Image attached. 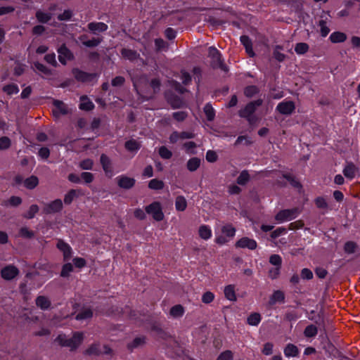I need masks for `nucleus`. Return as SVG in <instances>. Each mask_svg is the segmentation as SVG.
Instances as JSON below:
<instances>
[{"instance_id":"obj_1","label":"nucleus","mask_w":360,"mask_h":360,"mask_svg":"<svg viewBox=\"0 0 360 360\" xmlns=\"http://www.w3.org/2000/svg\"><path fill=\"white\" fill-rule=\"evenodd\" d=\"M83 333L75 332L71 338H68L65 335H59L56 341L62 347H67L71 351L76 349L82 343L83 340Z\"/></svg>"},{"instance_id":"obj_2","label":"nucleus","mask_w":360,"mask_h":360,"mask_svg":"<svg viewBox=\"0 0 360 360\" xmlns=\"http://www.w3.org/2000/svg\"><path fill=\"white\" fill-rule=\"evenodd\" d=\"M263 101L257 99L256 101L248 103L243 108L238 111V115L246 119L250 124L256 122V118L254 116L257 108L262 105Z\"/></svg>"},{"instance_id":"obj_3","label":"nucleus","mask_w":360,"mask_h":360,"mask_svg":"<svg viewBox=\"0 0 360 360\" xmlns=\"http://www.w3.org/2000/svg\"><path fill=\"white\" fill-rule=\"evenodd\" d=\"M145 211L157 221L163 220L165 217L161 203L158 201H154L150 205L146 206Z\"/></svg>"},{"instance_id":"obj_4","label":"nucleus","mask_w":360,"mask_h":360,"mask_svg":"<svg viewBox=\"0 0 360 360\" xmlns=\"http://www.w3.org/2000/svg\"><path fill=\"white\" fill-rule=\"evenodd\" d=\"M300 212V210L297 207L282 210L276 214L275 219L279 223L290 221L295 219Z\"/></svg>"},{"instance_id":"obj_5","label":"nucleus","mask_w":360,"mask_h":360,"mask_svg":"<svg viewBox=\"0 0 360 360\" xmlns=\"http://www.w3.org/2000/svg\"><path fill=\"white\" fill-rule=\"evenodd\" d=\"M209 57L211 58V65L214 68H220L224 72L228 71L226 65L221 60L219 51L216 48L210 47Z\"/></svg>"},{"instance_id":"obj_6","label":"nucleus","mask_w":360,"mask_h":360,"mask_svg":"<svg viewBox=\"0 0 360 360\" xmlns=\"http://www.w3.org/2000/svg\"><path fill=\"white\" fill-rule=\"evenodd\" d=\"M53 104L52 114L56 119H58L60 116L68 115L70 112L68 105L63 101L53 100Z\"/></svg>"},{"instance_id":"obj_7","label":"nucleus","mask_w":360,"mask_h":360,"mask_svg":"<svg viewBox=\"0 0 360 360\" xmlns=\"http://www.w3.org/2000/svg\"><path fill=\"white\" fill-rule=\"evenodd\" d=\"M295 103L292 101L287 100H284L282 102H280L276 108V111L284 115H291L295 111Z\"/></svg>"},{"instance_id":"obj_8","label":"nucleus","mask_w":360,"mask_h":360,"mask_svg":"<svg viewBox=\"0 0 360 360\" xmlns=\"http://www.w3.org/2000/svg\"><path fill=\"white\" fill-rule=\"evenodd\" d=\"M19 273L20 271L16 266L9 264L1 269V276L6 281H11L15 278Z\"/></svg>"},{"instance_id":"obj_9","label":"nucleus","mask_w":360,"mask_h":360,"mask_svg":"<svg viewBox=\"0 0 360 360\" xmlns=\"http://www.w3.org/2000/svg\"><path fill=\"white\" fill-rule=\"evenodd\" d=\"M235 246L237 248H247L250 250H255L257 248V243L255 239L243 237L236 241Z\"/></svg>"},{"instance_id":"obj_10","label":"nucleus","mask_w":360,"mask_h":360,"mask_svg":"<svg viewBox=\"0 0 360 360\" xmlns=\"http://www.w3.org/2000/svg\"><path fill=\"white\" fill-rule=\"evenodd\" d=\"M359 172V168L352 162H346L342 170L344 176L349 180L354 179Z\"/></svg>"},{"instance_id":"obj_11","label":"nucleus","mask_w":360,"mask_h":360,"mask_svg":"<svg viewBox=\"0 0 360 360\" xmlns=\"http://www.w3.org/2000/svg\"><path fill=\"white\" fill-rule=\"evenodd\" d=\"M63 209V202L60 199H56L45 205L43 212L46 214L59 212Z\"/></svg>"},{"instance_id":"obj_12","label":"nucleus","mask_w":360,"mask_h":360,"mask_svg":"<svg viewBox=\"0 0 360 360\" xmlns=\"http://www.w3.org/2000/svg\"><path fill=\"white\" fill-rule=\"evenodd\" d=\"M58 53L59 61L63 65H65L68 60H71L74 58L71 51L65 44H63L58 49Z\"/></svg>"},{"instance_id":"obj_13","label":"nucleus","mask_w":360,"mask_h":360,"mask_svg":"<svg viewBox=\"0 0 360 360\" xmlns=\"http://www.w3.org/2000/svg\"><path fill=\"white\" fill-rule=\"evenodd\" d=\"M100 162L106 176L111 177L113 175L112 161L105 154L100 157Z\"/></svg>"},{"instance_id":"obj_14","label":"nucleus","mask_w":360,"mask_h":360,"mask_svg":"<svg viewBox=\"0 0 360 360\" xmlns=\"http://www.w3.org/2000/svg\"><path fill=\"white\" fill-rule=\"evenodd\" d=\"M72 73L75 79L80 82H91L96 77V74L87 73L79 70V69H74Z\"/></svg>"},{"instance_id":"obj_15","label":"nucleus","mask_w":360,"mask_h":360,"mask_svg":"<svg viewBox=\"0 0 360 360\" xmlns=\"http://www.w3.org/2000/svg\"><path fill=\"white\" fill-rule=\"evenodd\" d=\"M117 185L124 189H130L135 185L136 180L134 178L121 175L117 177Z\"/></svg>"},{"instance_id":"obj_16","label":"nucleus","mask_w":360,"mask_h":360,"mask_svg":"<svg viewBox=\"0 0 360 360\" xmlns=\"http://www.w3.org/2000/svg\"><path fill=\"white\" fill-rule=\"evenodd\" d=\"M56 247L63 253L64 260L69 259L72 256V248L62 239H58Z\"/></svg>"},{"instance_id":"obj_17","label":"nucleus","mask_w":360,"mask_h":360,"mask_svg":"<svg viewBox=\"0 0 360 360\" xmlns=\"http://www.w3.org/2000/svg\"><path fill=\"white\" fill-rule=\"evenodd\" d=\"M87 27L89 32L96 34L99 32H105L108 27V25L102 22H91L87 25Z\"/></svg>"},{"instance_id":"obj_18","label":"nucleus","mask_w":360,"mask_h":360,"mask_svg":"<svg viewBox=\"0 0 360 360\" xmlns=\"http://www.w3.org/2000/svg\"><path fill=\"white\" fill-rule=\"evenodd\" d=\"M86 35H82L79 37V40L82 41V44L86 47H95L100 44L102 41V38H92L91 39L86 40Z\"/></svg>"},{"instance_id":"obj_19","label":"nucleus","mask_w":360,"mask_h":360,"mask_svg":"<svg viewBox=\"0 0 360 360\" xmlns=\"http://www.w3.org/2000/svg\"><path fill=\"white\" fill-rule=\"evenodd\" d=\"M35 302L36 305L42 310L48 309L51 304L50 300L44 295L38 296L36 298Z\"/></svg>"},{"instance_id":"obj_20","label":"nucleus","mask_w":360,"mask_h":360,"mask_svg":"<svg viewBox=\"0 0 360 360\" xmlns=\"http://www.w3.org/2000/svg\"><path fill=\"white\" fill-rule=\"evenodd\" d=\"M283 352L286 357H295L298 356L300 351L296 345L288 343L284 348Z\"/></svg>"},{"instance_id":"obj_21","label":"nucleus","mask_w":360,"mask_h":360,"mask_svg":"<svg viewBox=\"0 0 360 360\" xmlns=\"http://www.w3.org/2000/svg\"><path fill=\"white\" fill-rule=\"evenodd\" d=\"M240 39L242 44L245 46V51L249 56H254L255 53L252 49V45L250 39L246 35H243L240 37Z\"/></svg>"},{"instance_id":"obj_22","label":"nucleus","mask_w":360,"mask_h":360,"mask_svg":"<svg viewBox=\"0 0 360 360\" xmlns=\"http://www.w3.org/2000/svg\"><path fill=\"white\" fill-rule=\"evenodd\" d=\"M165 96L173 108H180L184 105V101L176 96L167 94Z\"/></svg>"},{"instance_id":"obj_23","label":"nucleus","mask_w":360,"mask_h":360,"mask_svg":"<svg viewBox=\"0 0 360 360\" xmlns=\"http://www.w3.org/2000/svg\"><path fill=\"white\" fill-rule=\"evenodd\" d=\"M198 234L202 239L205 240L210 239L212 236L210 227L208 225L205 224L201 225L199 227Z\"/></svg>"},{"instance_id":"obj_24","label":"nucleus","mask_w":360,"mask_h":360,"mask_svg":"<svg viewBox=\"0 0 360 360\" xmlns=\"http://www.w3.org/2000/svg\"><path fill=\"white\" fill-rule=\"evenodd\" d=\"M285 301V294L283 291L277 290H275L272 295L270 297L269 303L270 304H274L276 302H284Z\"/></svg>"},{"instance_id":"obj_25","label":"nucleus","mask_w":360,"mask_h":360,"mask_svg":"<svg viewBox=\"0 0 360 360\" xmlns=\"http://www.w3.org/2000/svg\"><path fill=\"white\" fill-rule=\"evenodd\" d=\"M224 296L225 297L230 301H236V295L234 285H228L225 287L224 290Z\"/></svg>"},{"instance_id":"obj_26","label":"nucleus","mask_w":360,"mask_h":360,"mask_svg":"<svg viewBox=\"0 0 360 360\" xmlns=\"http://www.w3.org/2000/svg\"><path fill=\"white\" fill-rule=\"evenodd\" d=\"M187 207V201L184 196L179 195L175 199V208L179 212H184Z\"/></svg>"},{"instance_id":"obj_27","label":"nucleus","mask_w":360,"mask_h":360,"mask_svg":"<svg viewBox=\"0 0 360 360\" xmlns=\"http://www.w3.org/2000/svg\"><path fill=\"white\" fill-rule=\"evenodd\" d=\"M79 109L89 111L94 108V103L86 96H81V102L79 105Z\"/></svg>"},{"instance_id":"obj_28","label":"nucleus","mask_w":360,"mask_h":360,"mask_svg":"<svg viewBox=\"0 0 360 360\" xmlns=\"http://www.w3.org/2000/svg\"><path fill=\"white\" fill-rule=\"evenodd\" d=\"M124 147L129 152H137L141 148V144L135 139H130L125 142Z\"/></svg>"},{"instance_id":"obj_29","label":"nucleus","mask_w":360,"mask_h":360,"mask_svg":"<svg viewBox=\"0 0 360 360\" xmlns=\"http://www.w3.org/2000/svg\"><path fill=\"white\" fill-rule=\"evenodd\" d=\"M303 333L307 338H315L318 334V328L314 324H310L304 328Z\"/></svg>"},{"instance_id":"obj_30","label":"nucleus","mask_w":360,"mask_h":360,"mask_svg":"<svg viewBox=\"0 0 360 360\" xmlns=\"http://www.w3.org/2000/svg\"><path fill=\"white\" fill-rule=\"evenodd\" d=\"M261 320V314L259 313L254 312L248 316L247 319V323L250 326H257L259 324Z\"/></svg>"},{"instance_id":"obj_31","label":"nucleus","mask_w":360,"mask_h":360,"mask_svg":"<svg viewBox=\"0 0 360 360\" xmlns=\"http://www.w3.org/2000/svg\"><path fill=\"white\" fill-rule=\"evenodd\" d=\"M24 186L26 188L32 190L39 184V179L36 176H31L24 180Z\"/></svg>"},{"instance_id":"obj_32","label":"nucleus","mask_w":360,"mask_h":360,"mask_svg":"<svg viewBox=\"0 0 360 360\" xmlns=\"http://www.w3.org/2000/svg\"><path fill=\"white\" fill-rule=\"evenodd\" d=\"M184 308L181 304L173 306L169 311V314L174 318L181 317L184 314Z\"/></svg>"},{"instance_id":"obj_33","label":"nucleus","mask_w":360,"mask_h":360,"mask_svg":"<svg viewBox=\"0 0 360 360\" xmlns=\"http://www.w3.org/2000/svg\"><path fill=\"white\" fill-rule=\"evenodd\" d=\"M121 54L124 58L129 60H134L139 56V54L136 51L128 49H122Z\"/></svg>"},{"instance_id":"obj_34","label":"nucleus","mask_w":360,"mask_h":360,"mask_svg":"<svg viewBox=\"0 0 360 360\" xmlns=\"http://www.w3.org/2000/svg\"><path fill=\"white\" fill-rule=\"evenodd\" d=\"M203 110L208 121L212 122L214 120L215 110L210 103L205 105Z\"/></svg>"},{"instance_id":"obj_35","label":"nucleus","mask_w":360,"mask_h":360,"mask_svg":"<svg viewBox=\"0 0 360 360\" xmlns=\"http://www.w3.org/2000/svg\"><path fill=\"white\" fill-rule=\"evenodd\" d=\"M200 165V160L198 158H192L187 162V169L190 172L196 171Z\"/></svg>"},{"instance_id":"obj_36","label":"nucleus","mask_w":360,"mask_h":360,"mask_svg":"<svg viewBox=\"0 0 360 360\" xmlns=\"http://www.w3.org/2000/svg\"><path fill=\"white\" fill-rule=\"evenodd\" d=\"M347 37L345 34L340 32H335L330 36V39L333 43L343 42L346 40Z\"/></svg>"},{"instance_id":"obj_37","label":"nucleus","mask_w":360,"mask_h":360,"mask_svg":"<svg viewBox=\"0 0 360 360\" xmlns=\"http://www.w3.org/2000/svg\"><path fill=\"white\" fill-rule=\"evenodd\" d=\"M102 354V350L100 348V345L95 343L92 344L86 351L85 354L98 356Z\"/></svg>"},{"instance_id":"obj_38","label":"nucleus","mask_w":360,"mask_h":360,"mask_svg":"<svg viewBox=\"0 0 360 360\" xmlns=\"http://www.w3.org/2000/svg\"><path fill=\"white\" fill-rule=\"evenodd\" d=\"M36 18L39 22L46 23L51 19V14L37 11L36 12Z\"/></svg>"},{"instance_id":"obj_39","label":"nucleus","mask_w":360,"mask_h":360,"mask_svg":"<svg viewBox=\"0 0 360 360\" xmlns=\"http://www.w3.org/2000/svg\"><path fill=\"white\" fill-rule=\"evenodd\" d=\"M145 337H137L134 340L127 345V347L129 350L132 351L134 348H136L145 343Z\"/></svg>"},{"instance_id":"obj_40","label":"nucleus","mask_w":360,"mask_h":360,"mask_svg":"<svg viewBox=\"0 0 360 360\" xmlns=\"http://www.w3.org/2000/svg\"><path fill=\"white\" fill-rule=\"evenodd\" d=\"M284 179L288 180L290 185L294 188H300L302 187L301 184L296 179V178L291 174L286 173L283 174Z\"/></svg>"},{"instance_id":"obj_41","label":"nucleus","mask_w":360,"mask_h":360,"mask_svg":"<svg viewBox=\"0 0 360 360\" xmlns=\"http://www.w3.org/2000/svg\"><path fill=\"white\" fill-rule=\"evenodd\" d=\"M165 184L162 181L153 179L149 181L148 187L153 190H161L164 188Z\"/></svg>"},{"instance_id":"obj_42","label":"nucleus","mask_w":360,"mask_h":360,"mask_svg":"<svg viewBox=\"0 0 360 360\" xmlns=\"http://www.w3.org/2000/svg\"><path fill=\"white\" fill-rule=\"evenodd\" d=\"M93 316V311L90 309H84L79 311L77 316V320H84L91 318Z\"/></svg>"},{"instance_id":"obj_43","label":"nucleus","mask_w":360,"mask_h":360,"mask_svg":"<svg viewBox=\"0 0 360 360\" xmlns=\"http://www.w3.org/2000/svg\"><path fill=\"white\" fill-rule=\"evenodd\" d=\"M221 232L227 237L232 238L236 234V229L231 224H226L221 228Z\"/></svg>"},{"instance_id":"obj_44","label":"nucleus","mask_w":360,"mask_h":360,"mask_svg":"<svg viewBox=\"0 0 360 360\" xmlns=\"http://www.w3.org/2000/svg\"><path fill=\"white\" fill-rule=\"evenodd\" d=\"M309 45L307 43H297L295 47V51L299 54H304L309 51Z\"/></svg>"},{"instance_id":"obj_45","label":"nucleus","mask_w":360,"mask_h":360,"mask_svg":"<svg viewBox=\"0 0 360 360\" xmlns=\"http://www.w3.org/2000/svg\"><path fill=\"white\" fill-rule=\"evenodd\" d=\"M250 179V174L248 171H243L237 178V183L239 185H245Z\"/></svg>"},{"instance_id":"obj_46","label":"nucleus","mask_w":360,"mask_h":360,"mask_svg":"<svg viewBox=\"0 0 360 360\" xmlns=\"http://www.w3.org/2000/svg\"><path fill=\"white\" fill-rule=\"evenodd\" d=\"M160 156L165 160H169L172 157V153L165 146H161L159 148Z\"/></svg>"},{"instance_id":"obj_47","label":"nucleus","mask_w":360,"mask_h":360,"mask_svg":"<svg viewBox=\"0 0 360 360\" xmlns=\"http://www.w3.org/2000/svg\"><path fill=\"white\" fill-rule=\"evenodd\" d=\"M77 196V191L75 189L70 190L65 195L64 202L66 205H70L73 201L74 198Z\"/></svg>"},{"instance_id":"obj_48","label":"nucleus","mask_w":360,"mask_h":360,"mask_svg":"<svg viewBox=\"0 0 360 360\" xmlns=\"http://www.w3.org/2000/svg\"><path fill=\"white\" fill-rule=\"evenodd\" d=\"M73 271V266L71 263H66L65 264L63 267L60 272V276L62 277H68L70 276V274Z\"/></svg>"},{"instance_id":"obj_49","label":"nucleus","mask_w":360,"mask_h":360,"mask_svg":"<svg viewBox=\"0 0 360 360\" xmlns=\"http://www.w3.org/2000/svg\"><path fill=\"white\" fill-rule=\"evenodd\" d=\"M39 212V207L37 205H32L28 212L24 215V217L28 219L34 217L35 214Z\"/></svg>"},{"instance_id":"obj_50","label":"nucleus","mask_w":360,"mask_h":360,"mask_svg":"<svg viewBox=\"0 0 360 360\" xmlns=\"http://www.w3.org/2000/svg\"><path fill=\"white\" fill-rule=\"evenodd\" d=\"M356 244L353 241H347L345 243L344 250L346 253L352 254L356 249Z\"/></svg>"},{"instance_id":"obj_51","label":"nucleus","mask_w":360,"mask_h":360,"mask_svg":"<svg viewBox=\"0 0 360 360\" xmlns=\"http://www.w3.org/2000/svg\"><path fill=\"white\" fill-rule=\"evenodd\" d=\"M281 49V46H276L273 53L274 57L279 62L283 61L285 58V55L280 51Z\"/></svg>"},{"instance_id":"obj_52","label":"nucleus","mask_w":360,"mask_h":360,"mask_svg":"<svg viewBox=\"0 0 360 360\" xmlns=\"http://www.w3.org/2000/svg\"><path fill=\"white\" fill-rule=\"evenodd\" d=\"M196 143L194 141H188L184 143L183 148L185 149L186 153L190 154H195V148H196Z\"/></svg>"},{"instance_id":"obj_53","label":"nucleus","mask_w":360,"mask_h":360,"mask_svg":"<svg viewBox=\"0 0 360 360\" xmlns=\"http://www.w3.org/2000/svg\"><path fill=\"white\" fill-rule=\"evenodd\" d=\"M34 68L41 73H43L45 75H50L51 70L46 68L44 65L40 63H35L34 64Z\"/></svg>"},{"instance_id":"obj_54","label":"nucleus","mask_w":360,"mask_h":360,"mask_svg":"<svg viewBox=\"0 0 360 360\" xmlns=\"http://www.w3.org/2000/svg\"><path fill=\"white\" fill-rule=\"evenodd\" d=\"M20 236L25 238H32L34 236L33 231L29 230L27 227H22L20 229Z\"/></svg>"},{"instance_id":"obj_55","label":"nucleus","mask_w":360,"mask_h":360,"mask_svg":"<svg viewBox=\"0 0 360 360\" xmlns=\"http://www.w3.org/2000/svg\"><path fill=\"white\" fill-rule=\"evenodd\" d=\"M281 268V266L271 268L268 272L269 277L272 280L276 279L280 275Z\"/></svg>"},{"instance_id":"obj_56","label":"nucleus","mask_w":360,"mask_h":360,"mask_svg":"<svg viewBox=\"0 0 360 360\" xmlns=\"http://www.w3.org/2000/svg\"><path fill=\"white\" fill-rule=\"evenodd\" d=\"M233 354L231 350H226L221 352L217 357V360H233Z\"/></svg>"},{"instance_id":"obj_57","label":"nucleus","mask_w":360,"mask_h":360,"mask_svg":"<svg viewBox=\"0 0 360 360\" xmlns=\"http://www.w3.org/2000/svg\"><path fill=\"white\" fill-rule=\"evenodd\" d=\"M314 203L316 206L319 209H327L328 208V203L326 200V199L323 197H317L314 200Z\"/></svg>"},{"instance_id":"obj_58","label":"nucleus","mask_w":360,"mask_h":360,"mask_svg":"<svg viewBox=\"0 0 360 360\" xmlns=\"http://www.w3.org/2000/svg\"><path fill=\"white\" fill-rule=\"evenodd\" d=\"M269 262L276 266H281L282 264V259L281 257L278 255H272L269 257Z\"/></svg>"},{"instance_id":"obj_59","label":"nucleus","mask_w":360,"mask_h":360,"mask_svg":"<svg viewBox=\"0 0 360 360\" xmlns=\"http://www.w3.org/2000/svg\"><path fill=\"white\" fill-rule=\"evenodd\" d=\"M319 25L320 27V32L321 36L323 37H326L330 32V29L328 27L326 22L321 20L319 21Z\"/></svg>"},{"instance_id":"obj_60","label":"nucleus","mask_w":360,"mask_h":360,"mask_svg":"<svg viewBox=\"0 0 360 360\" xmlns=\"http://www.w3.org/2000/svg\"><path fill=\"white\" fill-rule=\"evenodd\" d=\"M214 299V295L210 291L205 292L202 296V302L205 304L211 303Z\"/></svg>"},{"instance_id":"obj_61","label":"nucleus","mask_w":360,"mask_h":360,"mask_svg":"<svg viewBox=\"0 0 360 360\" xmlns=\"http://www.w3.org/2000/svg\"><path fill=\"white\" fill-rule=\"evenodd\" d=\"M287 233V229L284 227H278L276 230L271 232V238L273 239L277 238L281 235Z\"/></svg>"},{"instance_id":"obj_62","label":"nucleus","mask_w":360,"mask_h":360,"mask_svg":"<svg viewBox=\"0 0 360 360\" xmlns=\"http://www.w3.org/2000/svg\"><path fill=\"white\" fill-rule=\"evenodd\" d=\"M11 140L7 136H3L0 139V150H5L10 147Z\"/></svg>"},{"instance_id":"obj_63","label":"nucleus","mask_w":360,"mask_h":360,"mask_svg":"<svg viewBox=\"0 0 360 360\" xmlns=\"http://www.w3.org/2000/svg\"><path fill=\"white\" fill-rule=\"evenodd\" d=\"M94 165V162L91 159H86L82 160L80 164L79 167L82 169H91Z\"/></svg>"},{"instance_id":"obj_64","label":"nucleus","mask_w":360,"mask_h":360,"mask_svg":"<svg viewBox=\"0 0 360 360\" xmlns=\"http://www.w3.org/2000/svg\"><path fill=\"white\" fill-rule=\"evenodd\" d=\"M172 117L176 121L182 122V121H184L186 118L187 113L186 112H184V111L175 112H174L172 114Z\"/></svg>"}]
</instances>
